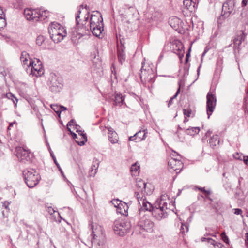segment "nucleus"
Returning <instances> with one entry per match:
<instances>
[{"instance_id": "nucleus-1", "label": "nucleus", "mask_w": 248, "mask_h": 248, "mask_svg": "<svg viewBox=\"0 0 248 248\" xmlns=\"http://www.w3.org/2000/svg\"><path fill=\"white\" fill-rule=\"evenodd\" d=\"M170 206V200L166 194L162 195L154 205L152 211V215L158 220L166 218L167 216V210Z\"/></svg>"}, {"instance_id": "nucleus-2", "label": "nucleus", "mask_w": 248, "mask_h": 248, "mask_svg": "<svg viewBox=\"0 0 248 248\" xmlns=\"http://www.w3.org/2000/svg\"><path fill=\"white\" fill-rule=\"evenodd\" d=\"M48 32L51 39L56 43L62 41L67 35L66 30L56 22H51L49 25Z\"/></svg>"}, {"instance_id": "nucleus-3", "label": "nucleus", "mask_w": 248, "mask_h": 248, "mask_svg": "<svg viewBox=\"0 0 248 248\" xmlns=\"http://www.w3.org/2000/svg\"><path fill=\"white\" fill-rule=\"evenodd\" d=\"M25 183L29 188H33L38 183L40 176L35 170L30 169L23 171Z\"/></svg>"}, {"instance_id": "nucleus-4", "label": "nucleus", "mask_w": 248, "mask_h": 248, "mask_svg": "<svg viewBox=\"0 0 248 248\" xmlns=\"http://www.w3.org/2000/svg\"><path fill=\"white\" fill-rule=\"evenodd\" d=\"M47 85L50 90L53 93H57L61 91L62 87V78L54 73L49 75Z\"/></svg>"}, {"instance_id": "nucleus-5", "label": "nucleus", "mask_w": 248, "mask_h": 248, "mask_svg": "<svg viewBox=\"0 0 248 248\" xmlns=\"http://www.w3.org/2000/svg\"><path fill=\"white\" fill-rule=\"evenodd\" d=\"M37 62L36 63L35 62L30 61L29 65H27L25 70L29 75L38 77L44 74V69L40 60L37 59Z\"/></svg>"}, {"instance_id": "nucleus-6", "label": "nucleus", "mask_w": 248, "mask_h": 248, "mask_svg": "<svg viewBox=\"0 0 248 248\" xmlns=\"http://www.w3.org/2000/svg\"><path fill=\"white\" fill-rule=\"evenodd\" d=\"M130 227V222L125 219H119L116 220L114 222V231L116 234L119 236H123L127 232Z\"/></svg>"}, {"instance_id": "nucleus-7", "label": "nucleus", "mask_w": 248, "mask_h": 248, "mask_svg": "<svg viewBox=\"0 0 248 248\" xmlns=\"http://www.w3.org/2000/svg\"><path fill=\"white\" fill-rule=\"evenodd\" d=\"M135 195L139 204L141 205V208L139 209V215L140 217L141 216H144L145 215L144 213L146 211L150 212L152 211L154 208V205H153L146 200L145 196L143 195L142 196H139V192H135Z\"/></svg>"}, {"instance_id": "nucleus-8", "label": "nucleus", "mask_w": 248, "mask_h": 248, "mask_svg": "<svg viewBox=\"0 0 248 248\" xmlns=\"http://www.w3.org/2000/svg\"><path fill=\"white\" fill-rule=\"evenodd\" d=\"M206 99V112L208 115V118L209 119L214 111L217 99L215 95L211 92L208 93Z\"/></svg>"}, {"instance_id": "nucleus-9", "label": "nucleus", "mask_w": 248, "mask_h": 248, "mask_svg": "<svg viewBox=\"0 0 248 248\" xmlns=\"http://www.w3.org/2000/svg\"><path fill=\"white\" fill-rule=\"evenodd\" d=\"M92 239L91 242L92 244L94 243L97 244L99 246L102 245L103 243L104 236L100 226L97 227L94 229V225H92Z\"/></svg>"}, {"instance_id": "nucleus-10", "label": "nucleus", "mask_w": 248, "mask_h": 248, "mask_svg": "<svg viewBox=\"0 0 248 248\" xmlns=\"http://www.w3.org/2000/svg\"><path fill=\"white\" fill-rule=\"evenodd\" d=\"M235 3L234 0H227L223 4L221 13L222 18H227L231 14H234Z\"/></svg>"}, {"instance_id": "nucleus-11", "label": "nucleus", "mask_w": 248, "mask_h": 248, "mask_svg": "<svg viewBox=\"0 0 248 248\" xmlns=\"http://www.w3.org/2000/svg\"><path fill=\"white\" fill-rule=\"evenodd\" d=\"M169 24L178 33L180 34L185 33V28L183 27V23L180 18L172 16L169 18Z\"/></svg>"}, {"instance_id": "nucleus-12", "label": "nucleus", "mask_w": 248, "mask_h": 248, "mask_svg": "<svg viewBox=\"0 0 248 248\" xmlns=\"http://www.w3.org/2000/svg\"><path fill=\"white\" fill-rule=\"evenodd\" d=\"M246 35V33L242 31H238L232 39L234 44L233 46H239L240 45L245 46L246 45L245 39Z\"/></svg>"}, {"instance_id": "nucleus-13", "label": "nucleus", "mask_w": 248, "mask_h": 248, "mask_svg": "<svg viewBox=\"0 0 248 248\" xmlns=\"http://www.w3.org/2000/svg\"><path fill=\"white\" fill-rule=\"evenodd\" d=\"M31 152L29 150H26L24 148H19L17 149L16 155L18 159L24 163L30 161Z\"/></svg>"}, {"instance_id": "nucleus-14", "label": "nucleus", "mask_w": 248, "mask_h": 248, "mask_svg": "<svg viewBox=\"0 0 248 248\" xmlns=\"http://www.w3.org/2000/svg\"><path fill=\"white\" fill-rule=\"evenodd\" d=\"M24 14L28 20L37 21L38 18L40 16L41 12L38 9H25Z\"/></svg>"}, {"instance_id": "nucleus-15", "label": "nucleus", "mask_w": 248, "mask_h": 248, "mask_svg": "<svg viewBox=\"0 0 248 248\" xmlns=\"http://www.w3.org/2000/svg\"><path fill=\"white\" fill-rule=\"evenodd\" d=\"M138 225L141 229L147 232H152L153 231L154 223L145 217L140 219Z\"/></svg>"}, {"instance_id": "nucleus-16", "label": "nucleus", "mask_w": 248, "mask_h": 248, "mask_svg": "<svg viewBox=\"0 0 248 248\" xmlns=\"http://www.w3.org/2000/svg\"><path fill=\"white\" fill-rule=\"evenodd\" d=\"M98 25H103V18L101 14L97 11L94 14L91 15L90 28L96 27Z\"/></svg>"}, {"instance_id": "nucleus-17", "label": "nucleus", "mask_w": 248, "mask_h": 248, "mask_svg": "<svg viewBox=\"0 0 248 248\" xmlns=\"http://www.w3.org/2000/svg\"><path fill=\"white\" fill-rule=\"evenodd\" d=\"M140 78L142 80L143 78L145 81L152 82L153 77V73L152 69L149 67L148 69H144L143 66L140 69Z\"/></svg>"}, {"instance_id": "nucleus-18", "label": "nucleus", "mask_w": 248, "mask_h": 248, "mask_svg": "<svg viewBox=\"0 0 248 248\" xmlns=\"http://www.w3.org/2000/svg\"><path fill=\"white\" fill-rule=\"evenodd\" d=\"M168 166L170 168L172 169L173 170L180 171L183 164L182 162L178 159L171 158L168 162ZM177 173V172H176Z\"/></svg>"}, {"instance_id": "nucleus-19", "label": "nucleus", "mask_w": 248, "mask_h": 248, "mask_svg": "<svg viewBox=\"0 0 248 248\" xmlns=\"http://www.w3.org/2000/svg\"><path fill=\"white\" fill-rule=\"evenodd\" d=\"M136 186L137 190L136 192H139V196H141L145 193L148 194V192L146 191V184L143 181H139L136 184Z\"/></svg>"}, {"instance_id": "nucleus-20", "label": "nucleus", "mask_w": 248, "mask_h": 248, "mask_svg": "<svg viewBox=\"0 0 248 248\" xmlns=\"http://www.w3.org/2000/svg\"><path fill=\"white\" fill-rule=\"evenodd\" d=\"M108 138L109 141L112 144L116 143L118 141L117 133L113 131L110 127H108Z\"/></svg>"}, {"instance_id": "nucleus-21", "label": "nucleus", "mask_w": 248, "mask_h": 248, "mask_svg": "<svg viewBox=\"0 0 248 248\" xmlns=\"http://www.w3.org/2000/svg\"><path fill=\"white\" fill-rule=\"evenodd\" d=\"M125 47H117V56L119 62L122 64L125 60Z\"/></svg>"}, {"instance_id": "nucleus-22", "label": "nucleus", "mask_w": 248, "mask_h": 248, "mask_svg": "<svg viewBox=\"0 0 248 248\" xmlns=\"http://www.w3.org/2000/svg\"><path fill=\"white\" fill-rule=\"evenodd\" d=\"M147 130H140L134 134L136 142H140L145 139L147 136Z\"/></svg>"}, {"instance_id": "nucleus-23", "label": "nucleus", "mask_w": 248, "mask_h": 248, "mask_svg": "<svg viewBox=\"0 0 248 248\" xmlns=\"http://www.w3.org/2000/svg\"><path fill=\"white\" fill-rule=\"evenodd\" d=\"M117 212L122 215H126L127 212L128 207L125 202H120L117 205Z\"/></svg>"}, {"instance_id": "nucleus-24", "label": "nucleus", "mask_w": 248, "mask_h": 248, "mask_svg": "<svg viewBox=\"0 0 248 248\" xmlns=\"http://www.w3.org/2000/svg\"><path fill=\"white\" fill-rule=\"evenodd\" d=\"M167 45L170 46H184V45L175 37H172L169 38Z\"/></svg>"}, {"instance_id": "nucleus-25", "label": "nucleus", "mask_w": 248, "mask_h": 248, "mask_svg": "<svg viewBox=\"0 0 248 248\" xmlns=\"http://www.w3.org/2000/svg\"><path fill=\"white\" fill-rule=\"evenodd\" d=\"M28 59H30L29 54L26 51H23L21 54L20 60L24 69L27 67V65H29L28 63Z\"/></svg>"}, {"instance_id": "nucleus-26", "label": "nucleus", "mask_w": 248, "mask_h": 248, "mask_svg": "<svg viewBox=\"0 0 248 248\" xmlns=\"http://www.w3.org/2000/svg\"><path fill=\"white\" fill-rule=\"evenodd\" d=\"M73 138L75 140L76 143L80 146L84 145L87 141V138L85 133H82V139L83 140L82 141L78 140V138L76 133H73Z\"/></svg>"}, {"instance_id": "nucleus-27", "label": "nucleus", "mask_w": 248, "mask_h": 248, "mask_svg": "<svg viewBox=\"0 0 248 248\" xmlns=\"http://www.w3.org/2000/svg\"><path fill=\"white\" fill-rule=\"evenodd\" d=\"M219 142V138L217 135H213L209 139V144L212 148L217 145H218Z\"/></svg>"}, {"instance_id": "nucleus-28", "label": "nucleus", "mask_w": 248, "mask_h": 248, "mask_svg": "<svg viewBox=\"0 0 248 248\" xmlns=\"http://www.w3.org/2000/svg\"><path fill=\"white\" fill-rule=\"evenodd\" d=\"M90 29L93 34L97 37L99 36L103 31V25H98L96 27H93L90 28Z\"/></svg>"}, {"instance_id": "nucleus-29", "label": "nucleus", "mask_w": 248, "mask_h": 248, "mask_svg": "<svg viewBox=\"0 0 248 248\" xmlns=\"http://www.w3.org/2000/svg\"><path fill=\"white\" fill-rule=\"evenodd\" d=\"M124 99V97L122 94L120 93H116L114 97V104L115 105L121 106L123 104Z\"/></svg>"}, {"instance_id": "nucleus-30", "label": "nucleus", "mask_w": 248, "mask_h": 248, "mask_svg": "<svg viewBox=\"0 0 248 248\" xmlns=\"http://www.w3.org/2000/svg\"><path fill=\"white\" fill-rule=\"evenodd\" d=\"M200 130L199 127H190L186 130L185 133L187 135L194 136L198 134Z\"/></svg>"}, {"instance_id": "nucleus-31", "label": "nucleus", "mask_w": 248, "mask_h": 248, "mask_svg": "<svg viewBox=\"0 0 248 248\" xmlns=\"http://www.w3.org/2000/svg\"><path fill=\"white\" fill-rule=\"evenodd\" d=\"M99 165V162L96 160L93 161L90 170V176H94L97 172V170Z\"/></svg>"}, {"instance_id": "nucleus-32", "label": "nucleus", "mask_w": 248, "mask_h": 248, "mask_svg": "<svg viewBox=\"0 0 248 248\" xmlns=\"http://www.w3.org/2000/svg\"><path fill=\"white\" fill-rule=\"evenodd\" d=\"M7 25L5 16L3 10L0 8V30L5 27Z\"/></svg>"}, {"instance_id": "nucleus-33", "label": "nucleus", "mask_w": 248, "mask_h": 248, "mask_svg": "<svg viewBox=\"0 0 248 248\" xmlns=\"http://www.w3.org/2000/svg\"><path fill=\"white\" fill-rule=\"evenodd\" d=\"M151 18L152 20L155 21L159 22L161 21L162 19V15L159 11H155L153 13L152 16H151Z\"/></svg>"}, {"instance_id": "nucleus-34", "label": "nucleus", "mask_w": 248, "mask_h": 248, "mask_svg": "<svg viewBox=\"0 0 248 248\" xmlns=\"http://www.w3.org/2000/svg\"><path fill=\"white\" fill-rule=\"evenodd\" d=\"M185 47H177L176 49L173 48L172 51L176 54L178 56L180 60H181L184 57L185 54Z\"/></svg>"}, {"instance_id": "nucleus-35", "label": "nucleus", "mask_w": 248, "mask_h": 248, "mask_svg": "<svg viewBox=\"0 0 248 248\" xmlns=\"http://www.w3.org/2000/svg\"><path fill=\"white\" fill-rule=\"evenodd\" d=\"M183 5L187 10L192 11L195 6V3L192 1V0H184Z\"/></svg>"}, {"instance_id": "nucleus-36", "label": "nucleus", "mask_w": 248, "mask_h": 248, "mask_svg": "<svg viewBox=\"0 0 248 248\" xmlns=\"http://www.w3.org/2000/svg\"><path fill=\"white\" fill-rule=\"evenodd\" d=\"M241 20L246 24H248V10L244 8L241 14Z\"/></svg>"}, {"instance_id": "nucleus-37", "label": "nucleus", "mask_w": 248, "mask_h": 248, "mask_svg": "<svg viewBox=\"0 0 248 248\" xmlns=\"http://www.w3.org/2000/svg\"><path fill=\"white\" fill-rule=\"evenodd\" d=\"M36 44L40 46L42 45L46 46L48 45L47 41L45 40L44 36L42 35H39L36 40Z\"/></svg>"}, {"instance_id": "nucleus-38", "label": "nucleus", "mask_w": 248, "mask_h": 248, "mask_svg": "<svg viewBox=\"0 0 248 248\" xmlns=\"http://www.w3.org/2000/svg\"><path fill=\"white\" fill-rule=\"evenodd\" d=\"M195 189H198L200 190L201 192H203L204 194H205L206 198L208 199V200L212 201V199L209 196V195L211 194V191L210 190H206L205 189V187H201L199 186H196L195 187Z\"/></svg>"}, {"instance_id": "nucleus-39", "label": "nucleus", "mask_w": 248, "mask_h": 248, "mask_svg": "<svg viewBox=\"0 0 248 248\" xmlns=\"http://www.w3.org/2000/svg\"><path fill=\"white\" fill-rule=\"evenodd\" d=\"M38 11L41 12V15L38 18V20L39 19H40L41 20H44L46 18L48 17V11L47 10H38Z\"/></svg>"}, {"instance_id": "nucleus-40", "label": "nucleus", "mask_w": 248, "mask_h": 248, "mask_svg": "<svg viewBox=\"0 0 248 248\" xmlns=\"http://www.w3.org/2000/svg\"><path fill=\"white\" fill-rule=\"evenodd\" d=\"M189 230V225L187 224L182 223L180 228V233L182 234L185 233V232H187Z\"/></svg>"}, {"instance_id": "nucleus-41", "label": "nucleus", "mask_w": 248, "mask_h": 248, "mask_svg": "<svg viewBox=\"0 0 248 248\" xmlns=\"http://www.w3.org/2000/svg\"><path fill=\"white\" fill-rule=\"evenodd\" d=\"M50 107L51 108L60 116L61 114L60 106H58L57 104H51Z\"/></svg>"}, {"instance_id": "nucleus-42", "label": "nucleus", "mask_w": 248, "mask_h": 248, "mask_svg": "<svg viewBox=\"0 0 248 248\" xmlns=\"http://www.w3.org/2000/svg\"><path fill=\"white\" fill-rule=\"evenodd\" d=\"M182 130V128L180 126V125L178 126L177 130L176 132V134L177 135V136L179 139V141L181 142H183L185 140V136H182L180 137V135L181 134V132L180 130Z\"/></svg>"}, {"instance_id": "nucleus-43", "label": "nucleus", "mask_w": 248, "mask_h": 248, "mask_svg": "<svg viewBox=\"0 0 248 248\" xmlns=\"http://www.w3.org/2000/svg\"><path fill=\"white\" fill-rule=\"evenodd\" d=\"M23 5L22 0H16L14 4V6L16 9H20Z\"/></svg>"}, {"instance_id": "nucleus-44", "label": "nucleus", "mask_w": 248, "mask_h": 248, "mask_svg": "<svg viewBox=\"0 0 248 248\" xmlns=\"http://www.w3.org/2000/svg\"><path fill=\"white\" fill-rule=\"evenodd\" d=\"M180 89L179 87L178 88V89L177 90L176 93H175V95H173L172 97H171L170 99L169 100L168 104V107H170L172 105L173 100L174 99H175L178 96V95L180 93Z\"/></svg>"}, {"instance_id": "nucleus-45", "label": "nucleus", "mask_w": 248, "mask_h": 248, "mask_svg": "<svg viewBox=\"0 0 248 248\" xmlns=\"http://www.w3.org/2000/svg\"><path fill=\"white\" fill-rule=\"evenodd\" d=\"M183 111V114L185 116L188 117H190L192 113V110L190 108H184Z\"/></svg>"}, {"instance_id": "nucleus-46", "label": "nucleus", "mask_w": 248, "mask_h": 248, "mask_svg": "<svg viewBox=\"0 0 248 248\" xmlns=\"http://www.w3.org/2000/svg\"><path fill=\"white\" fill-rule=\"evenodd\" d=\"M140 169V166H138L137 165V163H135L134 164H133L131 167V171L132 172H135L137 173L138 172L139 170Z\"/></svg>"}, {"instance_id": "nucleus-47", "label": "nucleus", "mask_w": 248, "mask_h": 248, "mask_svg": "<svg viewBox=\"0 0 248 248\" xmlns=\"http://www.w3.org/2000/svg\"><path fill=\"white\" fill-rule=\"evenodd\" d=\"M78 33L81 35V36H83L86 34V30L85 28L82 27L80 29H78Z\"/></svg>"}, {"instance_id": "nucleus-48", "label": "nucleus", "mask_w": 248, "mask_h": 248, "mask_svg": "<svg viewBox=\"0 0 248 248\" xmlns=\"http://www.w3.org/2000/svg\"><path fill=\"white\" fill-rule=\"evenodd\" d=\"M221 236L222 240L226 243V244H229V238L228 236L226 235L225 232H223L221 234Z\"/></svg>"}, {"instance_id": "nucleus-49", "label": "nucleus", "mask_w": 248, "mask_h": 248, "mask_svg": "<svg viewBox=\"0 0 248 248\" xmlns=\"http://www.w3.org/2000/svg\"><path fill=\"white\" fill-rule=\"evenodd\" d=\"M83 9V5H80V8L78 10V14L76 16V24H79V21L78 20V19L80 17L79 16V14H80L81 13V9Z\"/></svg>"}, {"instance_id": "nucleus-50", "label": "nucleus", "mask_w": 248, "mask_h": 248, "mask_svg": "<svg viewBox=\"0 0 248 248\" xmlns=\"http://www.w3.org/2000/svg\"><path fill=\"white\" fill-rule=\"evenodd\" d=\"M51 154V156H52L53 160H54V163H55V164L56 165V166H57V167L59 169V170L62 171V169H61L60 168V165L59 164V163H58V162L56 160V158L55 156V155H54V154L52 153H50Z\"/></svg>"}, {"instance_id": "nucleus-51", "label": "nucleus", "mask_w": 248, "mask_h": 248, "mask_svg": "<svg viewBox=\"0 0 248 248\" xmlns=\"http://www.w3.org/2000/svg\"><path fill=\"white\" fill-rule=\"evenodd\" d=\"M191 51V47H189L188 50V51L186 54V59H185L186 62H187L188 61L189 58L190 56Z\"/></svg>"}, {"instance_id": "nucleus-52", "label": "nucleus", "mask_w": 248, "mask_h": 248, "mask_svg": "<svg viewBox=\"0 0 248 248\" xmlns=\"http://www.w3.org/2000/svg\"><path fill=\"white\" fill-rule=\"evenodd\" d=\"M207 242L211 244V246H214L217 243V242H216L211 238H207Z\"/></svg>"}, {"instance_id": "nucleus-53", "label": "nucleus", "mask_w": 248, "mask_h": 248, "mask_svg": "<svg viewBox=\"0 0 248 248\" xmlns=\"http://www.w3.org/2000/svg\"><path fill=\"white\" fill-rule=\"evenodd\" d=\"M233 157L236 159L242 160V155H240L239 153H236L233 155Z\"/></svg>"}, {"instance_id": "nucleus-54", "label": "nucleus", "mask_w": 248, "mask_h": 248, "mask_svg": "<svg viewBox=\"0 0 248 248\" xmlns=\"http://www.w3.org/2000/svg\"><path fill=\"white\" fill-rule=\"evenodd\" d=\"M5 96L8 99L11 100L15 97V95L11 93H7Z\"/></svg>"}, {"instance_id": "nucleus-55", "label": "nucleus", "mask_w": 248, "mask_h": 248, "mask_svg": "<svg viewBox=\"0 0 248 248\" xmlns=\"http://www.w3.org/2000/svg\"><path fill=\"white\" fill-rule=\"evenodd\" d=\"M222 246H223L221 243L217 242V244H216L214 246H211L210 248H221V247H222Z\"/></svg>"}, {"instance_id": "nucleus-56", "label": "nucleus", "mask_w": 248, "mask_h": 248, "mask_svg": "<svg viewBox=\"0 0 248 248\" xmlns=\"http://www.w3.org/2000/svg\"><path fill=\"white\" fill-rule=\"evenodd\" d=\"M233 210H234V213L236 215H241L242 213V210L239 208L233 209Z\"/></svg>"}, {"instance_id": "nucleus-57", "label": "nucleus", "mask_w": 248, "mask_h": 248, "mask_svg": "<svg viewBox=\"0 0 248 248\" xmlns=\"http://www.w3.org/2000/svg\"><path fill=\"white\" fill-rule=\"evenodd\" d=\"M112 202L116 207H117L118 204L121 202L119 200H114L112 201Z\"/></svg>"}, {"instance_id": "nucleus-58", "label": "nucleus", "mask_w": 248, "mask_h": 248, "mask_svg": "<svg viewBox=\"0 0 248 248\" xmlns=\"http://www.w3.org/2000/svg\"><path fill=\"white\" fill-rule=\"evenodd\" d=\"M242 157L244 163L248 166V156H243Z\"/></svg>"}, {"instance_id": "nucleus-59", "label": "nucleus", "mask_w": 248, "mask_h": 248, "mask_svg": "<svg viewBox=\"0 0 248 248\" xmlns=\"http://www.w3.org/2000/svg\"><path fill=\"white\" fill-rule=\"evenodd\" d=\"M241 4L242 7L248 5V0H243Z\"/></svg>"}, {"instance_id": "nucleus-60", "label": "nucleus", "mask_w": 248, "mask_h": 248, "mask_svg": "<svg viewBox=\"0 0 248 248\" xmlns=\"http://www.w3.org/2000/svg\"><path fill=\"white\" fill-rule=\"evenodd\" d=\"M47 211L48 213L51 215H52L55 212L54 209L51 207L48 208Z\"/></svg>"}, {"instance_id": "nucleus-61", "label": "nucleus", "mask_w": 248, "mask_h": 248, "mask_svg": "<svg viewBox=\"0 0 248 248\" xmlns=\"http://www.w3.org/2000/svg\"><path fill=\"white\" fill-rule=\"evenodd\" d=\"M75 123V121L73 119H72L71 121H70L67 124V126H71L73 125V124Z\"/></svg>"}, {"instance_id": "nucleus-62", "label": "nucleus", "mask_w": 248, "mask_h": 248, "mask_svg": "<svg viewBox=\"0 0 248 248\" xmlns=\"http://www.w3.org/2000/svg\"><path fill=\"white\" fill-rule=\"evenodd\" d=\"M9 203L8 202L5 201L3 203V206H4L5 207V208L7 209L8 207L9 206Z\"/></svg>"}, {"instance_id": "nucleus-63", "label": "nucleus", "mask_w": 248, "mask_h": 248, "mask_svg": "<svg viewBox=\"0 0 248 248\" xmlns=\"http://www.w3.org/2000/svg\"><path fill=\"white\" fill-rule=\"evenodd\" d=\"M12 100L13 101V102L15 104V106L16 107L18 102L17 99L16 97H15V98H13Z\"/></svg>"}, {"instance_id": "nucleus-64", "label": "nucleus", "mask_w": 248, "mask_h": 248, "mask_svg": "<svg viewBox=\"0 0 248 248\" xmlns=\"http://www.w3.org/2000/svg\"><path fill=\"white\" fill-rule=\"evenodd\" d=\"M246 239L245 240L246 245H247V248H248V232L246 233Z\"/></svg>"}]
</instances>
